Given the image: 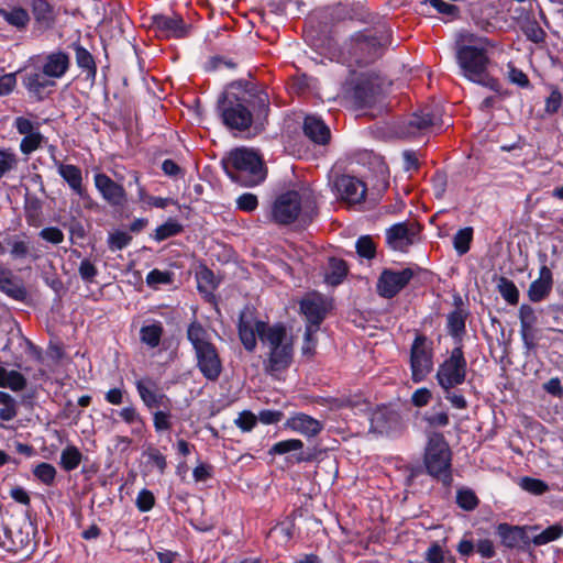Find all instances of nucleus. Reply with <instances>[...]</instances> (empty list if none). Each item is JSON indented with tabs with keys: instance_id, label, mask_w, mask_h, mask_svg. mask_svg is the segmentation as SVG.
<instances>
[{
	"instance_id": "nucleus-1",
	"label": "nucleus",
	"mask_w": 563,
	"mask_h": 563,
	"mask_svg": "<svg viewBox=\"0 0 563 563\" xmlns=\"http://www.w3.org/2000/svg\"><path fill=\"white\" fill-rule=\"evenodd\" d=\"M238 328L240 340L245 350L254 351L256 338L267 350L264 368L268 375L277 377L290 366L294 342L284 324L269 325L264 321L256 320L253 312L247 309L241 312Z\"/></svg>"
},
{
	"instance_id": "nucleus-2",
	"label": "nucleus",
	"mask_w": 563,
	"mask_h": 563,
	"mask_svg": "<svg viewBox=\"0 0 563 563\" xmlns=\"http://www.w3.org/2000/svg\"><path fill=\"white\" fill-rule=\"evenodd\" d=\"M316 209L313 191L302 187L279 195L273 203L272 218L279 224H289L296 220L306 224L312 220Z\"/></svg>"
},
{
	"instance_id": "nucleus-3",
	"label": "nucleus",
	"mask_w": 563,
	"mask_h": 563,
	"mask_svg": "<svg viewBox=\"0 0 563 563\" xmlns=\"http://www.w3.org/2000/svg\"><path fill=\"white\" fill-rule=\"evenodd\" d=\"M456 45V58L462 74L474 82L485 85L488 56L484 40L465 32L459 35Z\"/></svg>"
},
{
	"instance_id": "nucleus-4",
	"label": "nucleus",
	"mask_w": 563,
	"mask_h": 563,
	"mask_svg": "<svg viewBox=\"0 0 563 563\" xmlns=\"http://www.w3.org/2000/svg\"><path fill=\"white\" fill-rule=\"evenodd\" d=\"M187 339L195 351L196 364L201 375L207 380H218L223 368L222 361L208 331L194 321L187 329Z\"/></svg>"
},
{
	"instance_id": "nucleus-5",
	"label": "nucleus",
	"mask_w": 563,
	"mask_h": 563,
	"mask_svg": "<svg viewBox=\"0 0 563 563\" xmlns=\"http://www.w3.org/2000/svg\"><path fill=\"white\" fill-rule=\"evenodd\" d=\"M228 161L234 169L228 172L229 177L243 187H255L266 179L263 158L254 150L238 147L230 153Z\"/></svg>"
},
{
	"instance_id": "nucleus-6",
	"label": "nucleus",
	"mask_w": 563,
	"mask_h": 563,
	"mask_svg": "<svg viewBox=\"0 0 563 563\" xmlns=\"http://www.w3.org/2000/svg\"><path fill=\"white\" fill-rule=\"evenodd\" d=\"M423 463L427 473L450 486L452 478V452L444 435L440 432H428Z\"/></svg>"
},
{
	"instance_id": "nucleus-7",
	"label": "nucleus",
	"mask_w": 563,
	"mask_h": 563,
	"mask_svg": "<svg viewBox=\"0 0 563 563\" xmlns=\"http://www.w3.org/2000/svg\"><path fill=\"white\" fill-rule=\"evenodd\" d=\"M344 52L350 60L366 65L382 55L383 44L373 31L357 32L344 43Z\"/></svg>"
},
{
	"instance_id": "nucleus-8",
	"label": "nucleus",
	"mask_w": 563,
	"mask_h": 563,
	"mask_svg": "<svg viewBox=\"0 0 563 563\" xmlns=\"http://www.w3.org/2000/svg\"><path fill=\"white\" fill-rule=\"evenodd\" d=\"M467 362L461 346L454 347L439 365L435 379L442 389H453L465 382Z\"/></svg>"
},
{
	"instance_id": "nucleus-9",
	"label": "nucleus",
	"mask_w": 563,
	"mask_h": 563,
	"mask_svg": "<svg viewBox=\"0 0 563 563\" xmlns=\"http://www.w3.org/2000/svg\"><path fill=\"white\" fill-rule=\"evenodd\" d=\"M410 371L413 383L424 380L433 369L432 342L424 335L418 334L410 347Z\"/></svg>"
},
{
	"instance_id": "nucleus-10",
	"label": "nucleus",
	"mask_w": 563,
	"mask_h": 563,
	"mask_svg": "<svg viewBox=\"0 0 563 563\" xmlns=\"http://www.w3.org/2000/svg\"><path fill=\"white\" fill-rule=\"evenodd\" d=\"M440 118L428 109L413 113L402 133V137H435L442 130Z\"/></svg>"
},
{
	"instance_id": "nucleus-11",
	"label": "nucleus",
	"mask_w": 563,
	"mask_h": 563,
	"mask_svg": "<svg viewBox=\"0 0 563 563\" xmlns=\"http://www.w3.org/2000/svg\"><path fill=\"white\" fill-rule=\"evenodd\" d=\"M411 268L401 271L385 269L377 282V292L384 298L395 297L413 277Z\"/></svg>"
},
{
	"instance_id": "nucleus-12",
	"label": "nucleus",
	"mask_w": 563,
	"mask_h": 563,
	"mask_svg": "<svg viewBox=\"0 0 563 563\" xmlns=\"http://www.w3.org/2000/svg\"><path fill=\"white\" fill-rule=\"evenodd\" d=\"M330 308V302L317 292L308 294L300 300V311L307 320L306 327L318 330Z\"/></svg>"
},
{
	"instance_id": "nucleus-13",
	"label": "nucleus",
	"mask_w": 563,
	"mask_h": 563,
	"mask_svg": "<svg viewBox=\"0 0 563 563\" xmlns=\"http://www.w3.org/2000/svg\"><path fill=\"white\" fill-rule=\"evenodd\" d=\"M541 312L542 310H538L527 303L521 305L519 308L518 317L520 321V336L523 346L528 351L536 350L537 347V327Z\"/></svg>"
},
{
	"instance_id": "nucleus-14",
	"label": "nucleus",
	"mask_w": 563,
	"mask_h": 563,
	"mask_svg": "<svg viewBox=\"0 0 563 563\" xmlns=\"http://www.w3.org/2000/svg\"><path fill=\"white\" fill-rule=\"evenodd\" d=\"M336 196L343 201L355 205L364 200L366 186L358 178L350 175H340L333 181Z\"/></svg>"
},
{
	"instance_id": "nucleus-15",
	"label": "nucleus",
	"mask_w": 563,
	"mask_h": 563,
	"mask_svg": "<svg viewBox=\"0 0 563 563\" xmlns=\"http://www.w3.org/2000/svg\"><path fill=\"white\" fill-rule=\"evenodd\" d=\"M539 258L542 263L539 269V277L530 284L528 289V297L532 302L544 300L553 287V275L547 265L548 257L545 254H541Z\"/></svg>"
},
{
	"instance_id": "nucleus-16",
	"label": "nucleus",
	"mask_w": 563,
	"mask_h": 563,
	"mask_svg": "<svg viewBox=\"0 0 563 563\" xmlns=\"http://www.w3.org/2000/svg\"><path fill=\"white\" fill-rule=\"evenodd\" d=\"M223 123L230 130L244 131L252 123V114L242 103L223 104L221 108Z\"/></svg>"
},
{
	"instance_id": "nucleus-17",
	"label": "nucleus",
	"mask_w": 563,
	"mask_h": 563,
	"mask_svg": "<svg viewBox=\"0 0 563 563\" xmlns=\"http://www.w3.org/2000/svg\"><path fill=\"white\" fill-rule=\"evenodd\" d=\"M27 92L37 100L44 99L56 86L55 80L46 76L41 69L26 71L22 78Z\"/></svg>"
},
{
	"instance_id": "nucleus-18",
	"label": "nucleus",
	"mask_w": 563,
	"mask_h": 563,
	"mask_svg": "<svg viewBox=\"0 0 563 563\" xmlns=\"http://www.w3.org/2000/svg\"><path fill=\"white\" fill-rule=\"evenodd\" d=\"M153 27L159 36L181 38L188 34V26L180 15H154Z\"/></svg>"
},
{
	"instance_id": "nucleus-19",
	"label": "nucleus",
	"mask_w": 563,
	"mask_h": 563,
	"mask_svg": "<svg viewBox=\"0 0 563 563\" xmlns=\"http://www.w3.org/2000/svg\"><path fill=\"white\" fill-rule=\"evenodd\" d=\"M95 185L102 198L112 206H122L125 201L124 188L113 181L106 174L99 173L95 175Z\"/></svg>"
},
{
	"instance_id": "nucleus-20",
	"label": "nucleus",
	"mask_w": 563,
	"mask_h": 563,
	"mask_svg": "<svg viewBox=\"0 0 563 563\" xmlns=\"http://www.w3.org/2000/svg\"><path fill=\"white\" fill-rule=\"evenodd\" d=\"M286 427L308 438L318 435L323 429L322 422L302 412L288 418Z\"/></svg>"
},
{
	"instance_id": "nucleus-21",
	"label": "nucleus",
	"mask_w": 563,
	"mask_h": 563,
	"mask_svg": "<svg viewBox=\"0 0 563 563\" xmlns=\"http://www.w3.org/2000/svg\"><path fill=\"white\" fill-rule=\"evenodd\" d=\"M0 291L8 297L24 301L27 297V291L22 283L14 279L12 271L0 264Z\"/></svg>"
},
{
	"instance_id": "nucleus-22",
	"label": "nucleus",
	"mask_w": 563,
	"mask_h": 563,
	"mask_svg": "<svg viewBox=\"0 0 563 563\" xmlns=\"http://www.w3.org/2000/svg\"><path fill=\"white\" fill-rule=\"evenodd\" d=\"M415 233L406 223H397L386 231L388 245L395 251H405L413 243Z\"/></svg>"
},
{
	"instance_id": "nucleus-23",
	"label": "nucleus",
	"mask_w": 563,
	"mask_h": 563,
	"mask_svg": "<svg viewBox=\"0 0 563 563\" xmlns=\"http://www.w3.org/2000/svg\"><path fill=\"white\" fill-rule=\"evenodd\" d=\"M69 67V57L63 52L52 53L46 56L41 68L51 79L62 78Z\"/></svg>"
},
{
	"instance_id": "nucleus-24",
	"label": "nucleus",
	"mask_w": 563,
	"mask_h": 563,
	"mask_svg": "<svg viewBox=\"0 0 563 563\" xmlns=\"http://www.w3.org/2000/svg\"><path fill=\"white\" fill-rule=\"evenodd\" d=\"M496 532L500 538L501 544L506 548L514 549L520 543H526V528L519 526H510L508 523H499Z\"/></svg>"
},
{
	"instance_id": "nucleus-25",
	"label": "nucleus",
	"mask_w": 563,
	"mask_h": 563,
	"mask_svg": "<svg viewBox=\"0 0 563 563\" xmlns=\"http://www.w3.org/2000/svg\"><path fill=\"white\" fill-rule=\"evenodd\" d=\"M302 129L310 141H330L331 139L330 128L319 117L307 115Z\"/></svg>"
},
{
	"instance_id": "nucleus-26",
	"label": "nucleus",
	"mask_w": 563,
	"mask_h": 563,
	"mask_svg": "<svg viewBox=\"0 0 563 563\" xmlns=\"http://www.w3.org/2000/svg\"><path fill=\"white\" fill-rule=\"evenodd\" d=\"M346 92L357 104L365 106L373 100L375 88L372 81L362 75L353 87L346 89Z\"/></svg>"
},
{
	"instance_id": "nucleus-27",
	"label": "nucleus",
	"mask_w": 563,
	"mask_h": 563,
	"mask_svg": "<svg viewBox=\"0 0 563 563\" xmlns=\"http://www.w3.org/2000/svg\"><path fill=\"white\" fill-rule=\"evenodd\" d=\"M58 174L75 194L81 198L86 197V190L82 186V176L79 167L71 164H59Z\"/></svg>"
},
{
	"instance_id": "nucleus-28",
	"label": "nucleus",
	"mask_w": 563,
	"mask_h": 563,
	"mask_svg": "<svg viewBox=\"0 0 563 563\" xmlns=\"http://www.w3.org/2000/svg\"><path fill=\"white\" fill-rule=\"evenodd\" d=\"M327 143H286L284 150L297 158H314L317 153H323Z\"/></svg>"
},
{
	"instance_id": "nucleus-29",
	"label": "nucleus",
	"mask_w": 563,
	"mask_h": 563,
	"mask_svg": "<svg viewBox=\"0 0 563 563\" xmlns=\"http://www.w3.org/2000/svg\"><path fill=\"white\" fill-rule=\"evenodd\" d=\"M0 387L21 391L26 387V378L18 371H8L0 366Z\"/></svg>"
},
{
	"instance_id": "nucleus-30",
	"label": "nucleus",
	"mask_w": 563,
	"mask_h": 563,
	"mask_svg": "<svg viewBox=\"0 0 563 563\" xmlns=\"http://www.w3.org/2000/svg\"><path fill=\"white\" fill-rule=\"evenodd\" d=\"M164 329L161 322L143 325L140 330V340L150 349H155L159 345Z\"/></svg>"
},
{
	"instance_id": "nucleus-31",
	"label": "nucleus",
	"mask_w": 563,
	"mask_h": 563,
	"mask_svg": "<svg viewBox=\"0 0 563 563\" xmlns=\"http://www.w3.org/2000/svg\"><path fill=\"white\" fill-rule=\"evenodd\" d=\"M135 388L145 407L161 391L157 383L148 376L136 379Z\"/></svg>"
},
{
	"instance_id": "nucleus-32",
	"label": "nucleus",
	"mask_w": 563,
	"mask_h": 563,
	"mask_svg": "<svg viewBox=\"0 0 563 563\" xmlns=\"http://www.w3.org/2000/svg\"><path fill=\"white\" fill-rule=\"evenodd\" d=\"M347 273L346 264L343 260L332 257L329 260L328 272L325 273V282L331 286H336L343 282Z\"/></svg>"
},
{
	"instance_id": "nucleus-33",
	"label": "nucleus",
	"mask_w": 563,
	"mask_h": 563,
	"mask_svg": "<svg viewBox=\"0 0 563 563\" xmlns=\"http://www.w3.org/2000/svg\"><path fill=\"white\" fill-rule=\"evenodd\" d=\"M14 125L20 134L23 135L22 141H42L43 135L40 132V124L33 123L31 120L19 117L14 121Z\"/></svg>"
},
{
	"instance_id": "nucleus-34",
	"label": "nucleus",
	"mask_w": 563,
	"mask_h": 563,
	"mask_svg": "<svg viewBox=\"0 0 563 563\" xmlns=\"http://www.w3.org/2000/svg\"><path fill=\"white\" fill-rule=\"evenodd\" d=\"M82 461V453L75 445H67L60 453L59 464L66 472L76 470Z\"/></svg>"
},
{
	"instance_id": "nucleus-35",
	"label": "nucleus",
	"mask_w": 563,
	"mask_h": 563,
	"mask_svg": "<svg viewBox=\"0 0 563 563\" xmlns=\"http://www.w3.org/2000/svg\"><path fill=\"white\" fill-rule=\"evenodd\" d=\"M32 12L35 20L45 26H49L54 22L53 7L45 0H34Z\"/></svg>"
},
{
	"instance_id": "nucleus-36",
	"label": "nucleus",
	"mask_w": 563,
	"mask_h": 563,
	"mask_svg": "<svg viewBox=\"0 0 563 563\" xmlns=\"http://www.w3.org/2000/svg\"><path fill=\"white\" fill-rule=\"evenodd\" d=\"M0 420L11 421L18 416V401L10 394L0 391Z\"/></svg>"
},
{
	"instance_id": "nucleus-37",
	"label": "nucleus",
	"mask_w": 563,
	"mask_h": 563,
	"mask_svg": "<svg viewBox=\"0 0 563 563\" xmlns=\"http://www.w3.org/2000/svg\"><path fill=\"white\" fill-rule=\"evenodd\" d=\"M497 289L500 296L509 303L517 305L519 301V290L515 283L507 277H499L497 280Z\"/></svg>"
},
{
	"instance_id": "nucleus-38",
	"label": "nucleus",
	"mask_w": 563,
	"mask_h": 563,
	"mask_svg": "<svg viewBox=\"0 0 563 563\" xmlns=\"http://www.w3.org/2000/svg\"><path fill=\"white\" fill-rule=\"evenodd\" d=\"M473 241V228L460 229L453 236V246L456 253L462 256L470 251Z\"/></svg>"
},
{
	"instance_id": "nucleus-39",
	"label": "nucleus",
	"mask_w": 563,
	"mask_h": 563,
	"mask_svg": "<svg viewBox=\"0 0 563 563\" xmlns=\"http://www.w3.org/2000/svg\"><path fill=\"white\" fill-rule=\"evenodd\" d=\"M466 316L461 309H456L448 314V330L452 336H460L465 332Z\"/></svg>"
},
{
	"instance_id": "nucleus-40",
	"label": "nucleus",
	"mask_w": 563,
	"mask_h": 563,
	"mask_svg": "<svg viewBox=\"0 0 563 563\" xmlns=\"http://www.w3.org/2000/svg\"><path fill=\"white\" fill-rule=\"evenodd\" d=\"M119 416L126 424L133 427V432H140L142 430L144 420L133 405L122 408L119 411Z\"/></svg>"
},
{
	"instance_id": "nucleus-41",
	"label": "nucleus",
	"mask_w": 563,
	"mask_h": 563,
	"mask_svg": "<svg viewBox=\"0 0 563 563\" xmlns=\"http://www.w3.org/2000/svg\"><path fill=\"white\" fill-rule=\"evenodd\" d=\"M563 534V527L561 525H553L544 529L542 532L532 538V543L537 547L544 545L552 541L558 540Z\"/></svg>"
},
{
	"instance_id": "nucleus-42",
	"label": "nucleus",
	"mask_w": 563,
	"mask_h": 563,
	"mask_svg": "<svg viewBox=\"0 0 563 563\" xmlns=\"http://www.w3.org/2000/svg\"><path fill=\"white\" fill-rule=\"evenodd\" d=\"M183 231V225L173 219H168L165 223L157 227L155 230L154 239L162 242L168 238L175 236Z\"/></svg>"
},
{
	"instance_id": "nucleus-43",
	"label": "nucleus",
	"mask_w": 563,
	"mask_h": 563,
	"mask_svg": "<svg viewBox=\"0 0 563 563\" xmlns=\"http://www.w3.org/2000/svg\"><path fill=\"white\" fill-rule=\"evenodd\" d=\"M56 473L55 466L46 462H42L33 468V475L46 486L54 484Z\"/></svg>"
},
{
	"instance_id": "nucleus-44",
	"label": "nucleus",
	"mask_w": 563,
	"mask_h": 563,
	"mask_svg": "<svg viewBox=\"0 0 563 563\" xmlns=\"http://www.w3.org/2000/svg\"><path fill=\"white\" fill-rule=\"evenodd\" d=\"M0 14L9 24L18 29L24 27L30 21L27 12L22 8H15L11 11L0 10Z\"/></svg>"
},
{
	"instance_id": "nucleus-45",
	"label": "nucleus",
	"mask_w": 563,
	"mask_h": 563,
	"mask_svg": "<svg viewBox=\"0 0 563 563\" xmlns=\"http://www.w3.org/2000/svg\"><path fill=\"white\" fill-rule=\"evenodd\" d=\"M456 503L459 507L466 511H472L478 506V498L470 488H461L456 493Z\"/></svg>"
},
{
	"instance_id": "nucleus-46",
	"label": "nucleus",
	"mask_w": 563,
	"mask_h": 563,
	"mask_svg": "<svg viewBox=\"0 0 563 563\" xmlns=\"http://www.w3.org/2000/svg\"><path fill=\"white\" fill-rule=\"evenodd\" d=\"M519 485L523 490L533 495H542L549 489L548 484L543 481L528 476L522 477Z\"/></svg>"
},
{
	"instance_id": "nucleus-47",
	"label": "nucleus",
	"mask_w": 563,
	"mask_h": 563,
	"mask_svg": "<svg viewBox=\"0 0 563 563\" xmlns=\"http://www.w3.org/2000/svg\"><path fill=\"white\" fill-rule=\"evenodd\" d=\"M172 413L169 410H156L153 412V424L156 432L168 431L173 424L170 421Z\"/></svg>"
},
{
	"instance_id": "nucleus-48",
	"label": "nucleus",
	"mask_w": 563,
	"mask_h": 563,
	"mask_svg": "<svg viewBox=\"0 0 563 563\" xmlns=\"http://www.w3.org/2000/svg\"><path fill=\"white\" fill-rule=\"evenodd\" d=\"M303 446V443L301 440H298V439H289V440H284V441H279L277 443H275L272 449H271V453L273 454H285V453H288V452H291V451H298V450H301Z\"/></svg>"
},
{
	"instance_id": "nucleus-49",
	"label": "nucleus",
	"mask_w": 563,
	"mask_h": 563,
	"mask_svg": "<svg viewBox=\"0 0 563 563\" xmlns=\"http://www.w3.org/2000/svg\"><path fill=\"white\" fill-rule=\"evenodd\" d=\"M356 252L361 257L371 260L375 257V244L371 236L364 235L356 241Z\"/></svg>"
},
{
	"instance_id": "nucleus-50",
	"label": "nucleus",
	"mask_w": 563,
	"mask_h": 563,
	"mask_svg": "<svg viewBox=\"0 0 563 563\" xmlns=\"http://www.w3.org/2000/svg\"><path fill=\"white\" fill-rule=\"evenodd\" d=\"M154 505H155L154 494L146 488L141 489L135 499L136 508L141 512H147L154 507Z\"/></svg>"
},
{
	"instance_id": "nucleus-51",
	"label": "nucleus",
	"mask_w": 563,
	"mask_h": 563,
	"mask_svg": "<svg viewBox=\"0 0 563 563\" xmlns=\"http://www.w3.org/2000/svg\"><path fill=\"white\" fill-rule=\"evenodd\" d=\"M172 282V274L159 269L151 271L146 276V284L150 287L157 288L158 285H166Z\"/></svg>"
},
{
	"instance_id": "nucleus-52",
	"label": "nucleus",
	"mask_w": 563,
	"mask_h": 563,
	"mask_svg": "<svg viewBox=\"0 0 563 563\" xmlns=\"http://www.w3.org/2000/svg\"><path fill=\"white\" fill-rule=\"evenodd\" d=\"M132 236L124 231H115L109 236V246L113 251H119L124 249L130 244Z\"/></svg>"
},
{
	"instance_id": "nucleus-53",
	"label": "nucleus",
	"mask_w": 563,
	"mask_h": 563,
	"mask_svg": "<svg viewBox=\"0 0 563 563\" xmlns=\"http://www.w3.org/2000/svg\"><path fill=\"white\" fill-rule=\"evenodd\" d=\"M258 206V199L256 195L251 192H245L238 197L236 199V207L238 209L245 211V212H252L254 211Z\"/></svg>"
},
{
	"instance_id": "nucleus-54",
	"label": "nucleus",
	"mask_w": 563,
	"mask_h": 563,
	"mask_svg": "<svg viewBox=\"0 0 563 563\" xmlns=\"http://www.w3.org/2000/svg\"><path fill=\"white\" fill-rule=\"evenodd\" d=\"M523 32L534 43H541L545 37L544 31L536 21H528L523 26Z\"/></svg>"
},
{
	"instance_id": "nucleus-55",
	"label": "nucleus",
	"mask_w": 563,
	"mask_h": 563,
	"mask_svg": "<svg viewBox=\"0 0 563 563\" xmlns=\"http://www.w3.org/2000/svg\"><path fill=\"white\" fill-rule=\"evenodd\" d=\"M257 417L249 410L241 412L235 424L244 432H250L256 424Z\"/></svg>"
},
{
	"instance_id": "nucleus-56",
	"label": "nucleus",
	"mask_w": 563,
	"mask_h": 563,
	"mask_svg": "<svg viewBox=\"0 0 563 563\" xmlns=\"http://www.w3.org/2000/svg\"><path fill=\"white\" fill-rule=\"evenodd\" d=\"M76 52V62L79 67L88 70H95V62L91 54L84 47L77 46L75 48Z\"/></svg>"
},
{
	"instance_id": "nucleus-57",
	"label": "nucleus",
	"mask_w": 563,
	"mask_h": 563,
	"mask_svg": "<svg viewBox=\"0 0 563 563\" xmlns=\"http://www.w3.org/2000/svg\"><path fill=\"white\" fill-rule=\"evenodd\" d=\"M40 238L52 244H59L64 241V233L56 227L44 228L38 233Z\"/></svg>"
},
{
	"instance_id": "nucleus-58",
	"label": "nucleus",
	"mask_w": 563,
	"mask_h": 563,
	"mask_svg": "<svg viewBox=\"0 0 563 563\" xmlns=\"http://www.w3.org/2000/svg\"><path fill=\"white\" fill-rule=\"evenodd\" d=\"M9 245L11 246L10 254L14 260H21L29 255V244L21 240H10Z\"/></svg>"
},
{
	"instance_id": "nucleus-59",
	"label": "nucleus",
	"mask_w": 563,
	"mask_h": 563,
	"mask_svg": "<svg viewBox=\"0 0 563 563\" xmlns=\"http://www.w3.org/2000/svg\"><path fill=\"white\" fill-rule=\"evenodd\" d=\"M318 332V329H314L313 327H306L305 331V340L302 345V354L311 356L314 353L316 349V340L313 335Z\"/></svg>"
},
{
	"instance_id": "nucleus-60",
	"label": "nucleus",
	"mask_w": 563,
	"mask_h": 563,
	"mask_svg": "<svg viewBox=\"0 0 563 563\" xmlns=\"http://www.w3.org/2000/svg\"><path fill=\"white\" fill-rule=\"evenodd\" d=\"M476 552L484 559H492L495 556V545L490 539H481L475 543Z\"/></svg>"
},
{
	"instance_id": "nucleus-61",
	"label": "nucleus",
	"mask_w": 563,
	"mask_h": 563,
	"mask_svg": "<svg viewBox=\"0 0 563 563\" xmlns=\"http://www.w3.org/2000/svg\"><path fill=\"white\" fill-rule=\"evenodd\" d=\"M145 454L148 457V463L163 474L167 467L166 457L157 449H151Z\"/></svg>"
},
{
	"instance_id": "nucleus-62",
	"label": "nucleus",
	"mask_w": 563,
	"mask_h": 563,
	"mask_svg": "<svg viewBox=\"0 0 563 563\" xmlns=\"http://www.w3.org/2000/svg\"><path fill=\"white\" fill-rule=\"evenodd\" d=\"M198 288L200 291H208L216 288L213 273L209 269H203L197 275Z\"/></svg>"
},
{
	"instance_id": "nucleus-63",
	"label": "nucleus",
	"mask_w": 563,
	"mask_h": 563,
	"mask_svg": "<svg viewBox=\"0 0 563 563\" xmlns=\"http://www.w3.org/2000/svg\"><path fill=\"white\" fill-rule=\"evenodd\" d=\"M431 398H432L431 391L428 388L422 387V388L417 389L412 394L411 402L416 407H424L430 402Z\"/></svg>"
},
{
	"instance_id": "nucleus-64",
	"label": "nucleus",
	"mask_w": 563,
	"mask_h": 563,
	"mask_svg": "<svg viewBox=\"0 0 563 563\" xmlns=\"http://www.w3.org/2000/svg\"><path fill=\"white\" fill-rule=\"evenodd\" d=\"M97 268L89 260H82L79 265V275L85 282H92L97 276Z\"/></svg>"
}]
</instances>
